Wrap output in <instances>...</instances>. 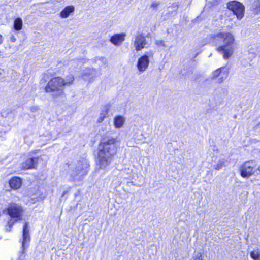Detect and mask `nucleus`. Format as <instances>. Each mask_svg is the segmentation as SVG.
<instances>
[{
    "instance_id": "nucleus-1",
    "label": "nucleus",
    "mask_w": 260,
    "mask_h": 260,
    "mask_svg": "<svg viewBox=\"0 0 260 260\" xmlns=\"http://www.w3.org/2000/svg\"><path fill=\"white\" fill-rule=\"evenodd\" d=\"M116 139L114 138L102 139L99 146L98 169L105 170L110 165L116 152Z\"/></svg>"
},
{
    "instance_id": "nucleus-2",
    "label": "nucleus",
    "mask_w": 260,
    "mask_h": 260,
    "mask_svg": "<svg viewBox=\"0 0 260 260\" xmlns=\"http://www.w3.org/2000/svg\"><path fill=\"white\" fill-rule=\"evenodd\" d=\"M204 44H212L217 45L220 42H223V45L219 46L217 51L223 55V58L225 59L229 58L234 52V41L233 36L230 33L218 32L210 35Z\"/></svg>"
},
{
    "instance_id": "nucleus-3",
    "label": "nucleus",
    "mask_w": 260,
    "mask_h": 260,
    "mask_svg": "<svg viewBox=\"0 0 260 260\" xmlns=\"http://www.w3.org/2000/svg\"><path fill=\"white\" fill-rule=\"evenodd\" d=\"M68 167V175L70 180L73 181L82 180L89 170V162L85 158H81L77 162L70 164Z\"/></svg>"
},
{
    "instance_id": "nucleus-4",
    "label": "nucleus",
    "mask_w": 260,
    "mask_h": 260,
    "mask_svg": "<svg viewBox=\"0 0 260 260\" xmlns=\"http://www.w3.org/2000/svg\"><path fill=\"white\" fill-rule=\"evenodd\" d=\"M7 211L11 219L7 221L6 231L10 232L11 230V228L16 222L22 220V216L24 210L21 206L14 203L8 207Z\"/></svg>"
},
{
    "instance_id": "nucleus-5",
    "label": "nucleus",
    "mask_w": 260,
    "mask_h": 260,
    "mask_svg": "<svg viewBox=\"0 0 260 260\" xmlns=\"http://www.w3.org/2000/svg\"><path fill=\"white\" fill-rule=\"evenodd\" d=\"M65 85L63 78L55 77L50 80L45 88L46 92L57 91L59 95L63 92V86Z\"/></svg>"
},
{
    "instance_id": "nucleus-6",
    "label": "nucleus",
    "mask_w": 260,
    "mask_h": 260,
    "mask_svg": "<svg viewBox=\"0 0 260 260\" xmlns=\"http://www.w3.org/2000/svg\"><path fill=\"white\" fill-rule=\"evenodd\" d=\"M240 174L243 177H249L257 171L260 172V166L257 167L254 161H248L244 162L240 167Z\"/></svg>"
},
{
    "instance_id": "nucleus-7",
    "label": "nucleus",
    "mask_w": 260,
    "mask_h": 260,
    "mask_svg": "<svg viewBox=\"0 0 260 260\" xmlns=\"http://www.w3.org/2000/svg\"><path fill=\"white\" fill-rule=\"evenodd\" d=\"M149 35L145 36L144 34L138 32L134 38L133 45L137 51H139L149 45L148 41Z\"/></svg>"
},
{
    "instance_id": "nucleus-8",
    "label": "nucleus",
    "mask_w": 260,
    "mask_h": 260,
    "mask_svg": "<svg viewBox=\"0 0 260 260\" xmlns=\"http://www.w3.org/2000/svg\"><path fill=\"white\" fill-rule=\"evenodd\" d=\"M227 7L236 15L238 19L240 20L243 18L245 7L242 3L238 1H231L228 3Z\"/></svg>"
},
{
    "instance_id": "nucleus-9",
    "label": "nucleus",
    "mask_w": 260,
    "mask_h": 260,
    "mask_svg": "<svg viewBox=\"0 0 260 260\" xmlns=\"http://www.w3.org/2000/svg\"><path fill=\"white\" fill-rule=\"evenodd\" d=\"M152 55L153 51H149L138 59L137 67L140 72H144L147 69L150 62L149 57Z\"/></svg>"
},
{
    "instance_id": "nucleus-10",
    "label": "nucleus",
    "mask_w": 260,
    "mask_h": 260,
    "mask_svg": "<svg viewBox=\"0 0 260 260\" xmlns=\"http://www.w3.org/2000/svg\"><path fill=\"white\" fill-rule=\"evenodd\" d=\"M229 74V69L226 67L219 68L212 73V79H216L219 76L220 77L218 79V82L221 83L224 81L228 77Z\"/></svg>"
},
{
    "instance_id": "nucleus-11",
    "label": "nucleus",
    "mask_w": 260,
    "mask_h": 260,
    "mask_svg": "<svg viewBox=\"0 0 260 260\" xmlns=\"http://www.w3.org/2000/svg\"><path fill=\"white\" fill-rule=\"evenodd\" d=\"M30 241V236L29 233V229L28 228V223L26 222L23 227L22 231V247L23 248L22 253L28 247V244Z\"/></svg>"
},
{
    "instance_id": "nucleus-12",
    "label": "nucleus",
    "mask_w": 260,
    "mask_h": 260,
    "mask_svg": "<svg viewBox=\"0 0 260 260\" xmlns=\"http://www.w3.org/2000/svg\"><path fill=\"white\" fill-rule=\"evenodd\" d=\"M38 157L29 158L21 164V168L23 169H31L35 168L37 165Z\"/></svg>"
},
{
    "instance_id": "nucleus-13",
    "label": "nucleus",
    "mask_w": 260,
    "mask_h": 260,
    "mask_svg": "<svg viewBox=\"0 0 260 260\" xmlns=\"http://www.w3.org/2000/svg\"><path fill=\"white\" fill-rule=\"evenodd\" d=\"M126 35L124 33L115 34L110 39V42L116 46H119L124 41Z\"/></svg>"
},
{
    "instance_id": "nucleus-14",
    "label": "nucleus",
    "mask_w": 260,
    "mask_h": 260,
    "mask_svg": "<svg viewBox=\"0 0 260 260\" xmlns=\"http://www.w3.org/2000/svg\"><path fill=\"white\" fill-rule=\"evenodd\" d=\"M97 75L98 72L95 69H87L83 71L82 76L84 80L90 81V80L96 76Z\"/></svg>"
},
{
    "instance_id": "nucleus-15",
    "label": "nucleus",
    "mask_w": 260,
    "mask_h": 260,
    "mask_svg": "<svg viewBox=\"0 0 260 260\" xmlns=\"http://www.w3.org/2000/svg\"><path fill=\"white\" fill-rule=\"evenodd\" d=\"M22 184V180L21 178L18 177H14L9 181V185L11 188L13 189H17L19 188Z\"/></svg>"
},
{
    "instance_id": "nucleus-16",
    "label": "nucleus",
    "mask_w": 260,
    "mask_h": 260,
    "mask_svg": "<svg viewBox=\"0 0 260 260\" xmlns=\"http://www.w3.org/2000/svg\"><path fill=\"white\" fill-rule=\"evenodd\" d=\"M125 122V118L122 116H117L114 118V124L117 128H121L123 126Z\"/></svg>"
},
{
    "instance_id": "nucleus-17",
    "label": "nucleus",
    "mask_w": 260,
    "mask_h": 260,
    "mask_svg": "<svg viewBox=\"0 0 260 260\" xmlns=\"http://www.w3.org/2000/svg\"><path fill=\"white\" fill-rule=\"evenodd\" d=\"M23 22L20 18H17L14 22V28L16 30H20L22 29Z\"/></svg>"
},
{
    "instance_id": "nucleus-18",
    "label": "nucleus",
    "mask_w": 260,
    "mask_h": 260,
    "mask_svg": "<svg viewBox=\"0 0 260 260\" xmlns=\"http://www.w3.org/2000/svg\"><path fill=\"white\" fill-rule=\"evenodd\" d=\"M250 256L253 260H260V251H252L250 252Z\"/></svg>"
},
{
    "instance_id": "nucleus-19",
    "label": "nucleus",
    "mask_w": 260,
    "mask_h": 260,
    "mask_svg": "<svg viewBox=\"0 0 260 260\" xmlns=\"http://www.w3.org/2000/svg\"><path fill=\"white\" fill-rule=\"evenodd\" d=\"M108 113V109L107 108L105 110L103 111L100 115V117L98 119V122L101 123L105 118L106 116Z\"/></svg>"
},
{
    "instance_id": "nucleus-20",
    "label": "nucleus",
    "mask_w": 260,
    "mask_h": 260,
    "mask_svg": "<svg viewBox=\"0 0 260 260\" xmlns=\"http://www.w3.org/2000/svg\"><path fill=\"white\" fill-rule=\"evenodd\" d=\"M225 166V160L224 159H220L216 165L214 167L215 169L217 170H219L223 167Z\"/></svg>"
},
{
    "instance_id": "nucleus-21",
    "label": "nucleus",
    "mask_w": 260,
    "mask_h": 260,
    "mask_svg": "<svg viewBox=\"0 0 260 260\" xmlns=\"http://www.w3.org/2000/svg\"><path fill=\"white\" fill-rule=\"evenodd\" d=\"M74 7L73 6H66V18H67L70 13L74 11Z\"/></svg>"
},
{
    "instance_id": "nucleus-22",
    "label": "nucleus",
    "mask_w": 260,
    "mask_h": 260,
    "mask_svg": "<svg viewBox=\"0 0 260 260\" xmlns=\"http://www.w3.org/2000/svg\"><path fill=\"white\" fill-rule=\"evenodd\" d=\"M74 80V78L73 75L70 74L68 76L67 78H66V85L72 84Z\"/></svg>"
},
{
    "instance_id": "nucleus-23",
    "label": "nucleus",
    "mask_w": 260,
    "mask_h": 260,
    "mask_svg": "<svg viewBox=\"0 0 260 260\" xmlns=\"http://www.w3.org/2000/svg\"><path fill=\"white\" fill-rule=\"evenodd\" d=\"M254 6L255 9L257 11H260V0H257L254 3Z\"/></svg>"
},
{
    "instance_id": "nucleus-24",
    "label": "nucleus",
    "mask_w": 260,
    "mask_h": 260,
    "mask_svg": "<svg viewBox=\"0 0 260 260\" xmlns=\"http://www.w3.org/2000/svg\"><path fill=\"white\" fill-rule=\"evenodd\" d=\"M155 44L156 45H157L158 46H162L163 47L165 46L164 42L162 40H156L155 42Z\"/></svg>"
},
{
    "instance_id": "nucleus-25",
    "label": "nucleus",
    "mask_w": 260,
    "mask_h": 260,
    "mask_svg": "<svg viewBox=\"0 0 260 260\" xmlns=\"http://www.w3.org/2000/svg\"><path fill=\"white\" fill-rule=\"evenodd\" d=\"M193 260H203L201 254L200 253H198L194 257Z\"/></svg>"
},
{
    "instance_id": "nucleus-26",
    "label": "nucleus",
    "mask_w": 260,
    "mask_h": 260,
    "mask_svg": "<svg viewBox=\"0 0 260 260\" xmlns=\"http://www.w3.org/2000/svg\"><path fill=\"white\" fill-rule=\"evenodd\" d=\"M159 5V3L158 2H153L151 5V7L153 8V9H155L158 7V6Z\"/></svg>"
},
{
    "instance_id": "nucleus-27",
    "label": "nucleus",
    "mask_w": 260,
    "mask_h": 260,
    "mask_svg": "<svg viewBox=\"0 0 260 260\" xmlns=\"http://www.w3.org/2000/svg\"><path fill=\"white\" fill-rule=\"evenodd\" d=\"M60 15L62 18H65V8H64L60 13Z\"/></svg>"
},
{
    "instance_id": "nucleus-28",
    "label": "nucleus",
    "mask_w": 260,
    "mask_h": 260,
    "mask_svg": "<svg viewBox=\"0 0 260 260\" xmlns=\"http://www.w3.org/2000/svg\"><path fill=\"white\" fill-rule=\"evenodd\" d=\"M10 40L12 42H15L16 40V39L14 36H12L10 38Z\"/></svg>"
},
{
    "instance_id": "nucleus-29",
    "label": "nucleus",
    "mask_w": 260,
    "mask_h": 260,
    "mask_svg": "<svg viewBox=\"0 0 260 260\" xmlns=\"http://www.w3.org/2000/svg\"><path fill=\"white\" fill-rule=\"evenodd\" d=\"M38 110V107H33L31 108V111L32 112H35V111H36Z\"/></svg>"
},
{
    "instance_id": "nucleus-30",
    "label": "nucleus",
    "mask_w": 260,
    "mask_h": 260,
    "mask_svg": "<svg viewBox=\"0 0 260 260\" xmlns=\"http://www.w3.org/2000/svg\"><path fill=\"white\" fill-rule=\"evenodd\" d=\"M3 42V37L0 35V44Z\"/></svg>"
},
{
    "instance_id": "nucleus-31",
    "label": "nucleus",
    "mask_w": 260,
    "mask_h": 260,
    "mask_svg": "<svg viewBox=\"0 0 260 260\" xmlns=\"http://www.w3.org/2000/svg\"><path fill=\"white\" fill-rule=\"evenodd\" d=\"M172 7H173V8H175L177 9V5H176V4H173V5H172Z\"/></svg>"
},
{
    "instance_id": "nucleus-32",
    "label": "nucleus",
    "mask_w": 260,
    "mask_h": 260,
    "mask_svg": "<svg viewBox=\"0 0 260 260\" xmlns=\"http://www.w3.org/2000/svg\"><path fill=\"white\" fill-rule=\"evenodd\" d=\"M65 194V192H64L62 194V196H63Z\"/></svg>"
}]
</instances>
